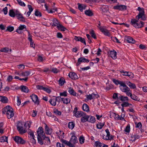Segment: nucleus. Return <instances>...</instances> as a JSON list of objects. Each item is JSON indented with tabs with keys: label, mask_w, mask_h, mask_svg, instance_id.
Returning <instances> with one entry per match:
<instances>
[{
	"label": "nucleus",
	"mask_w": 147,
	"mask_h": 147,
	"mask_svg": "<svg viewBox=\"0 0 147 147\" xmlns=\"http://www.w3.org/2000/svg\"><path fill=\"white\" fill-rule=\"evenodd\" d=\"M62 133V134H63V135H62V136H64V132H63V131H61V130H59L58 131H57L56 132V134L57 135V136H58V138H59L60 139L61 138V137H60V136H60L59 135L61 133ZM61 138H62V137H61Z\"/></svg>",
	"instance_id": "4d7b16f0"
},
{
	"label": "nucleus",
	"mask_w": 147,
	"mask_h": 147,
	"mask_svg": "<svg viewBox=\"0 0 147 147\" xmlns=\"http://www.w3.org/2000/svg\"><path fill=\"white\" fill-rule=\"evenodd\" d=\"M145 16V14L139 13L138 15L136 16V18L138 20L140 19L141 18L142 20H146Z\"/></svg>",
	"instance_id": "412c9836"
},
{
	"label": "nucleus",
	"mask_w": 147,
	"mask_h": 147,
	"mask_svg": "<svg viewBox=\"0 0 147 147\" xmlns=\"http://www.w3.org/2000/svg\"><path fill=\"white\" fill-rule=\"evenodd\" d=\"M113 8L115 9H118L119 10L123 11L126 9L127 6L125 5H120L114 6Z\"/></svg>",
	"instance_id": "f8f14e48"
},
{
	"label": "nucleus",
	"mask_w": 147,
	"mask_h": 147,
	"mask_svg": "<svg viewBox=\"0 0 147 147\" xmlns=\"http://www.w3.org/2000/svg\"><path fill=\"white\" fill-rule=\"evenodd\" d=\"M120 100L122 101H128L129 100V99L127 96H123L121 95L120 97Z\"/></svg>",
	"instance_id": "a19ab883"
},
{
	"label": "nucleus",
	"mask_w": 147,
	"mask_h": 147,
	"mask_svg": "<svg viewBox=\"0 0 147 147\" xmlns=\"http://www.w3.org/2000/svg\"><path fill=\"white\" fill-rule=\"evenodd\" d=\"M111 39L114 42H116L119 43H120V42H119V40L115 36L111 37Z\"/></svg>",
	"instance_id": "6e6d98bb"
},
{
	"label": "nucleus",
	"mask_w": 147,
	"mask_h": 147,
	"mask_svg": "<svg viewBox=\"0 0 147 147\" xmlns=\"http://www.w3.org/2000/svg\"><path fill=\"white\" fill-rule=\"evenodd\" d=\"M24 124L22 122L18 121L16 125L17 129L20 134L25 133L26 131L23 127Z\"/></svg>",
	"instance_id": "7ed1b4c3"
},
{
	"label": "nucleus",
	"mask_w": 147,
	"mask_h": 147,
	"mask_svg": "<svg viewBox=\"0 0 147 147\" xmlns=\"http://www.w3.org/2000/svg\"><path fill=\"white\" fill-rule=\"evenodd\" d=\"M113 82L117 85L120 84V86L123 85V83L124 82L123 81H119L118 80H116L115 79H113L112 80Z\"/></svg>",
	"instance_id": "c85d7f7f"
},
{
	"label": "nucleus",
	"mask_w": 147,
	"mask_h": 147,
	"mask_svg": "<svg viewBox=\"0 0 147 147\" xmlns=\"http://www.w3.org/2000/svg\"><path fill=\"white\" fill-rule=\"evenodd\" d=\"M9 16L13 18L15 16V12L13 9L9 10Z\"/></svg>",
	"instance_id": "37998d69"
},
{
	"label": "nucleus",
	"mask_w": 147,
	"mask_h": 147,
	"mask_svg": "<svg viewBox=\"0 0 147 147\" xmlns=\"http://www.w3.org/2000/svg\"><path fill=\"white\" fill-rule=\"evenodd\" d=\"M34 14L36 16L38 17H40L42 16L41 13L38 10L35 11Z\"/></svg>",
	"instance_id": "052dcab7"
},
{
	"label": "nucleus",
	"mask_w": 147,
	"mask_h": 147,
	"mask_svg": "<svg viewBox=\"0 0 147 147\" xmlns=\"http://www.w3.org/2000/svg\"><path fill=\"white\" fill-rule=\"evenodd\" d=\"M53 112L55 114L58 115H60L61 114V112L59 111L57 109H55L53 110Z\"/></svg>",
	"instance_id": "13d9d810"
},
{
	"label": "nucleus",
	"mask_w": 147,
	"mask_h": 147,
	"mask_svg": "<svg viewBox=\"0 0 147 147\" xmlns=\"http://www.w3.org/2000/svg\"><path fill=\"white\" fill-rule=\"evenodd\" d=\"M131 138H134V140H132L133 142H134L136 139H139L140 138V136L138 135H132L131 136Z\"/></svg>",
	"instance_id": "09e8293b"
},
{
	"label": "nucleus",
	"mask_w": 147,
	"mask_h": 147,
	"mask_svg": "<svg viewBox=\"0 0 147 147\" xmlns=\"http://www.w3.org/2000/svg\"><path fill=\"white\" fill-rule=\"evenodd\" d=\"M21 90L24 92L27 93L28 92V89L27 87L25 86L22 85L20 86Z\"/></svg>",
	"instance_id": "5701e85b"
},
{
	"label": "nucleus",
	"mask_w": 147,
	"mask_h": 147,
	"mask_svg": "<svg viewBox=\"0 0 147 147\" xmlns=\"http://www.w3.org/2000/svg\"><path fill=\"white\" fill-rule=\"evenodd\" d=\"M130 126L129 124L126 127L125 131L129 133L130 131Z\"/></svg>",
	"instance_id": "338daca9"
},
{
	"label": "nucleus",
	"mask_w": 147,
	"mask_h": 147,
	"mask_svg": "<svg viewBox=\"0 0 147 147\" xmlns=\"http://www.w3.org/2000/svg\"><path fill=\"white\" fill-rule=\"evenodd\" d=\"M140 23L137 22L134 27L137 28H140L144 26V23L142 21H140Z\"/></svg>",
	"instance_id": "a878e982"
},
{
	"label": "nucleus",
	"mask_w": 147,
	"mask_h": 147,
	"mask_svg": "<svg viewBox=\"0 0 147 147\" xmlns=\"http://www.w3.org/2000/svg\"><path fill=\"white\" fill-rule=\"evenodd\" d=\"M83 114H84V113L81 111H78L74 115L76 118H80L83 115Z\"/></svg>",
	"instance_id": "393cba45"
},
{
	"label": "nucleus",
	"mask_w": 147,
	"mask_h": 147,
	"mask_svg": "<svg viewBox=\"0 0 147 147\" xmlns=\"http://www.w3.org/2000/svg\"><path fill=\"white\" fill-rule=\"evenodd\" d=\"M7 142V137L5 136L1 137V142Z\"/></svg>",
	"instance_id": "c03bdc74"
},
{
	"label": "nucleus",
	"mask_w": 147,
	"mask_h": 147,
	"mask_svg": "<svg viewBox=\"0 0 147 147\" xmlns=\"http://www.w3.org/2000/svg\"><path fill=\"white\" fill-rule=\"evenodd\" d=\"M95 97L98 98L99 97V96L97 94L93 93L91 94H89L87 96V98L89 100H91L94 98Z\"/></svg>",
	"instance_id": "4468645a"
},
{
	"label": "nucleus",
	"mask_w": 147,
	"mask_h": 147,
	"mask_svg": "<svg viewBox=\"0 0 147 147\" xmlns=\"http://www.w3.org/2000/svg\"><path fill=\"white\" fill-rule=\"evenodd\" d=\"M67 93L66 91H64L62 92H60V95L61 96H64L65 97L67 96Z\"/></svg>",
	"instance_id": "774afa93"
},
{
	"label": "nucleus",
	"mask_w": 147,
	"mask_h": 147,
	"mask_svg": "<svg viewBox=\"0 0 147 147\" xmlns=\"http://www.w3.org/2000/svg\"><path fill=\"white\" fill-rule=\"evenodd\" d=\"M90 33L92 37L95 39L96 38L95 34L93 30H92V31L90 32Z\"/></svg>",
	"instance_id": "e2e57ef3"
},
{
	"label": "nucleus",
	"mask_w": 147,
	"mask_h": 147,
	"mask_svg": "<svg viewBox=\"0 0 147 147\" xmlns=\"http://www.w3.org/2000/svg\"><path fill=\"white\" fill-rule=\"evenodd\" d=\"M89 118L88 119V122L92 123H95L96 121V119L95 117L93 116L89 115Z\"/></svg>",
	"instance_id": "c9c22d12"
},
{
	"label": "nucleus",
	"mask_w": 147,
	"mask_h": 147,
	"mask_svg": "<svg viewBox=\"0 0 147 147\" xmlns=\"http://www.w3.org/2000/svg\"><path fill=\"white\" fill-rule=\"evenodd\" d=\"M30 97L32 101L34 102L35 104L37 105H39L40 101L38 96L34 94H32L30 96Z\"/></svg>",
	"instance_id": "39448f33"
},
{
	"label": "nucleus",
	"mask_w": 147,
	"mask_h": 147,
	"mask_svg": "<svg viewBox=\"0 0 147 147\" xmlns=\"http://www.w3.org/2000/svg\"><path fill=\"white\" fill-rule=\"evenodd\" d=\"M89 61H90L88 59H86L84 57H81L78 59L76 65L77 66H79L82 62L88 63Z\"/></svg>",
	"instance_id": "423d86ee"
},
{
	"label": "nucleus",
	"mask_w": 147,
	"mask_h": 147,
	"mask_svg": "<svg viewBox=\"0 0 147 147\" xmlns=\"http://www.w3.org/2000/svg\"><path fill=\"white\" fill-rule=\"evenodd\" d=\"M131 98L133 100L136 101H139L140 100V99L138 97L134 94L132 95Z\"/></svg>",
	"instance_id": "8fccbe9b"
},
{
	"label": "nucleus",
	"mask_w": 147,
	"mask_h": 147,
	"mask_svg": "<svg viewBox=\"0 0 147 147\" xmlns=\"http://www.w3.org/2000/svg\"><path fill=\"white\" fill-rule=\"evenodd\" d=\"M68 92L71 95H73L74 96H76V93L74 91L73 88L71 87L69 88L68 90Z\"/></svg>",
	"instance_id": "bb28decb"
},
{
	"label": "nucleus",
	"mask_w": 147,
	"mask_h": 147,
	"mask_svg": "<svg viewBox=\"0 0 147 147\" xmlns=\"http://www.w3.org/2000/svg\"><path fill=\"white\" fill-rule=\"evenodd\" d=\"M104 125V123H102L100 122L98 123V124H97L96 127L97 128L100 129L102 128Z\"/></svg>",
	"instance_id": "3c124183"
},
{
	"label": "nucleus",
	"mask_w": 147,
	"mask_h": 147,
	"mask_svg": "<svg viewBox=\"0 0 147 147\" xmlns=\"http://www.w3.org/2000/svg\"><path fill=\"white\" fill-rule=\"evenodd\" d=\"M125 40H126L129 43L134 44L135 42V41L132 38L129 36H125Z\"/></svg>",
	"instance_id": "2eb2a0df"
},
{
	"label": "nucleus",
	"mask_w": 147,
	"mask_h": 147,
	"mask_svg": "<svg viewBox=\"0 0 147 147\" xmlns=\"http://www.w3.org/2000/svg\"><path fill=\"white\" fill-rule=\"evenodd\" d=\"M51 24L53 26H55L59 24V22L57 19L54 18L53 20V23H51Z\"/></svg>",
	"instance_id": "cd10ccee"
},
{
	"label": "nucleus",
	"mask_w": 147,
	"mask_h": 147,
	"mask_svg": "<svg viewBox=\"0 0 147 147\" xmlns=\"http://www.w3.org/2000/svg\"><path fill=\"white\" fill-rule=\"evenodd\" d=\"M108 7L107 6H105V7L102 9V12L103 13H106L108 10Z\"/></svg>",
	"instance_id": "0e129e2a"
},
{
	"label": "nucleus",
	"mask_w": 147,
	"mask_h": 147,
	"mask_svg": "<svg viewBox=\"0 0 147 147\" xmlns=\"http://www.w3.org/2000/svg\"><path fill=\"white\" fill-rule=\"evenodd\" d=\"M37 138L38 143L40 145H42L46 143L50 144L51 141L48 137H46L43 130V129L41 127H40L37 131Z\"/></svg>",
	"instance_id": "f257e3e1"
},
{
	"label": "nucleus",
	"mask_w": 147,
	"mask_h": 147,
	"mask_svg": "<svg viewBox=\"0 0 147 147\" xmlns=\"http://www.w3.org/2000/svg\"><path fill=\"white\" fill-rule=\"evenodd\" d=\"M84 138L82 136L80 137L79 139V141L80 144H83L84 142Z\"/></svg>",
	"instance_id": "bf43d9fd"
},
{
	"label": "nucleus",
	"mask_w": 147,
	"mask_h": 147,
	"mask_svg": "<svg viewBox=\"0 0 147 147\" xmlns=\"http://www.w3.org/2000/svg\"><path fill=\"white\" fill-rule=\"evenodd\" d=\"M57 28L59 29L62 31H65V29H66L64 26L60 24L57 26Z\"/></svg>",
	"instance_id": "ea45409f"
},
{
	"label": "nucleus",
	"mask_w": 147,
	"mask_h": 147,
	"mask_svg": "<svg viewBox=\"0 0 147 147\" xmlns=\"http://www.w3.org/2000/svg\"><path fill=\"white\" fill-rule=\"evenodd\" d=\"M138 20H139L137 19H131L130 22V24L133 26L134 27L137 22H138Z\"/></svg>",
	"instance_id": "58836bf2"
},
{
	"label": "nucleus",
	"mask_w": 147,
	"mask_h": 147,
	"mask_svg": "<svg viewBox=\"0 0 147 147\" xmlns=\"http://www.w3.org/2000/svg\"><path fill=\"white\" fill-rule=\"evenodd\" d=\"M123 85L120 86L119 88L121 90L124 92L129 91L130 90L129 88L125 84V83L123 82Z\"/></svg>",
	"instance_id": "6e6552de"
},
{
	"label": "nucleus",
	"mask_w": 147,
	"mask_h": 147,
	"mask_svg": "<svg viewBox=\"0 0 147 147\" xmlns=\"http://www.w3.org/2000/svg\"><path fill=\"white\" fill-rule=\"evenodd\" d=\"M59 84L61 86H62L64 84V83L65 82V80L63 77H61L60 78L59 80L58 81Z\"/></svg>",
	"instance_id": "473e14b6"
},
{
	"label": "nucleus",
	"mask_w": 147,
	"mask_h": 147,
	"mask_svg": "<svg viewBox=\"0 0 147 147\" xmlns=\"http://www.w3.org/2000/svg\"><path fill=\"white\" fill-rule=\"evenodd\" d=\"M49 102L52 106H55L56 104V101L55 99L51 98L49 101Z\"/></svg>",
	"instance_id": "f704fd0d"
},
{
	"label": "nucleus",
	"mask_w": 147,
	"mask_h": 147,
	"mask_svg": "<svg viewBox=\"0 0 147 147\" xmlns=\"http://www.w3.org/2000/svg\"><path fill=\"white\" fill-rule=\"evenodd\" d=\"M89 115H87L86 113H84V114L81 117V121L82 122L85 123L86 121L88 122V119L89 118Z\"/></svg>",
	"instance_id": "9b49d317"
},
{
	"label": "nucleus",
	"mask_w": 147,
	"mask_h": 147,
	"mask_svg": "<svg viewBox=\"0 0 147 147\" xmlns=\"http://www.w3.org/2000/svg\"><path fill=\"white\" fill-rule=\"evenodd\" d=\"M24 29H26V26L24 25H20L17 28L16 32L19 34H21L23 33L22 30Z\"/></svg>",
	"instance_id": "1a4fd4ad"
},
{
	"label": "nucleus",
	"mask_w": 147,
	"mask_h": 147,
	"mask_svg": "<svg viewBox=\"0 0 147 147\" xmlns=\"http://www.w3.org/2000/svg\"><path fill=\"white\" fill-rule=\"evenodd\" d=\"M131 105H132L131 104H129V103H128V102H123L121 104V106L123 107H129Z\"/></svg>",
	"instance_id": "a18cd8bd"
},
{
	"label": "nucleus",
	"mask_w": 147,
	"mask_h": 147,
	"mask_svg": "<svg viewBox=\"0 0 147 147\" xmlns=\"http://www.w3.org/2000/svg\"><path fill=\"white\" fill-rule=\"evenodd\" d=\"M68 76L69 78L74 80H77L78 78L77 74L74 72H70Z\"/></svg>",
	"instance_id": "dca6fc26"
},
{
	"label": "nucleus",
	"mask_w": 147,
	"mask_h": 147,
	"mask_svg": "<svg viewBox=\"0 0 147 147\" xmlns=\"http://www.w3.org/2000/svg\"><path fill=\"white\" fill-rule=\"evenodd\" d=\"M99 29L100 31L102 32L105 35L108 36H110V34L109 31L107 29H105L102 27H99Z\"/></svg>",
	"instance_id": "ddd939ff"
},
{
	"label": "nucleus",
	"mask_w": 147,
	"mask_h": 147,
	"mask_svg": "<svg viewBox=\"0 0 147 147\" xmlns=\"http://www.w3.org/2000/svg\"><path fill=\"white\" fill-rule=\"evenodd\" d=\"M82 109L84 111L87 112H89L90 111L89 106L86 103H84L83 105Z\"/></svg>",
	"instance_id": "4be33fe9"
},
{
	"label": "nucleus",
	"mask_w": 147,
	"mask_h": 147,
	"mask_svg": "<svg viewBox=\"0 0 147 147\" xmlns=\"http://www.w3.org/2000/svg\"><path fill=\"white\" fill-rule=\"evenodd\" d=\"M9 50V48L7 47H4L1 49V52L5 53H7Z\"/></svg>",
	"instance_id": "680f3d73"
},
{
	"label": "nucleus",
	"mask_w": 147,
	"mask_h": 147,
	"mask_svg": "<svg viewBox=\"0 0 147 147\" xmlns=\"http://www.w3.org/2000/svg\"><path fill=\"white\" fill-rule=\"evenodd\" d=\"M78 139L75 136L74 133L73 134V135L71 136L69 142L71 143V144H72L74 145L76 143L78 142Z\"/></svg>",
	"instance_id": "9d476101"
},
{
	"label": "nucleus",
	"mask_w": 147,
	"mask_h": 147,
	"mask_svg": "<svg viewBox=\"0 0 147 147\" xmlns=\"http://www.w3.org/2000/svg\"><path fill=\"white\" fill-rule=\"evenodd\" d=\"M61 100L63 101V103L66 104H68L70 102V99L67 98H61Z\"/></svg>",
	"instance_id": "72a5a7b5"
},
{
	"label": "nucleus",
	"mask_w": 147,
	"mask_h": 147,
	"mask_svg": "<svg viewBox=\"0 0 147 147\" xmlns=\"http://www.w3.org/2000/svg\"><path fill=\"white\" fill-rule=\"evenodd\" d=\"M85 13L87 16H93V13L90 10H86L85 11Z\"/></svg>",
	"instance_id": "4c0bfd02"
},
{
	"label": "nucleus",
	"mask_w": 147,
	"mask_h": 147,
	"mask_svg": "<svg viewBox=\"0 0 147 147\" xmlns=\"http://www.w3.org/2000/svg\"><path fill=\"white\" fill-rule=\"evenodd\" d=\"M114 136L112 135L110 136V138L107 136H103V139L106 140H111L113 138Z\"/></svg>",
	"instance_id": "49530a36"
},
{
	"label": "nucleus",
	"mask_w": 147,
	"mask_h": 147,
	"mask_svg": "<svg viewBox=\"0 0 147 147\" xmlns=\"http://www.w3.org/2000/svg\"><path fill=\"white\" fill-rule=\"evenodd\" d=\"M94 145L96 147H101L102 144L99 141H96L94 142Z\"/></svg>",
	"instance_id": "864d4df0"
},
{
	"label": "nucleus",
	"mask_w": 147,
	"mask_h": 147,
	"mask_svg": "<svg viewBox=\"0 0 147 147\" xmlns=\"http://www.w3.org/2000/svg\"><path fill=\"white\" fill-rule=\"evenodd\" d=\"M13 140L18 144H24L26 142V141L25 140L18 136H16L14 137Z\"/></svg>",
	"instance_id": "20e7f679"
},
{
	"label": "nucleus",
	"mask_w": 147,
	"mask_h": 147,
	"mask_svg": "<svg viewBox=\"0 0 147 147\" xmlns=\"http://www.w3.org/2000/svg\"><path fill=\"white\" fill-rule=\"evenodd\" d=\"M75 126V124L73 122H70L68 124V127L70 129H72Z\"/></svg>",
	"instance_id": "e433bc0d"
},
{
	"label": "nucleus",
	"mask_w": 147,
	"mask_h": 147,
	"mask_svg": "<svg viewBox=\"0 0 147 147\" xmlns=\"http://www.w3.org/2000/svg\"><path fill=\"white\" fill-rule=\"evenodd\" d=\"M85 39L84 38H82V37L80 36H75L74 38V39L77 41H80L81 42H83V41Z\"/></svg>",
	"instance_id": "2f4dec72"
},
{
	"label": "nucleus",
	"mask_w": 147,
	"mask_h": 147,
	"mask_svg": "<svg viewBox=\"0 0 147 147\" xmlns=\"http://www.w3.org/2000/svg\"><path fill=\"white\" fill-rule=\"evenodd\" d=\"M14 28L13 26H8L7 27V29L6 30V31H8L9 32H11L14 30Z\"/></svg>",
	"instance_id": "de8ad7c7"
},
{
	"label": "nucleus",
	"mask_w": 147,
	"mask_h": 147,
	"mask_svg": "<svg viewBox=\"0 0 147 147\" xmlns=\"http://www.w3.org/2000/svg\"><path fill=\"white\" fill-rule=\"evenodd\" d=\"M137 10L139 11V13L145 14L144 9V8H142L140 7H138V8Z\"/></svg>",
	"instance_id": "5fc2aeb1"
},
{
	"label": "nucleus",
	"mask_w": 147,
	"mask_h": 147,
	"mask_svg": "<svg viewBox=\"0 0 147 147\" xmlns=\"http://www.w3.org/2000/svg\"><path fill=\"white\" fill-rule=\"evenodd\" d=\"M3 114H6L8 119H11L14 116V113L13 109L9 105H7L2 109Z\"/></svg>",
	"instance_id": "f03ea898"
},
{
	"label": "nucleus",
	"mask_w": 147,
	"mask_h": 147,
	"mask_svg": "<svg viewBox=\"0 0 147 147\" xmlns=\"http://www.w3.org/2000/svg\"><path fill=\"white\" fill-rule=\"evenodd\" d=\"M126 84L131 89H134L136 88V86L135 84H134L131 83L130 82H127Z\"/></svg>",
	"instance_id": "7c9ffc66"
},
{
	"label": "nucleus",
	"mask_w": 147,
	"mask_h": 147,
	"mask_svg": "<svg viewBox=\"0 0 147 147\" xmlns=\"http://www.w3.org/2000/svg\"><path fill=\"white\" fill-rule=\"evenodd\" d=\"M120 72L123 76H128L130 78H134V74L131 72L124 71L123 70H121Z\"/></svg>",
	"instance_id": "0eeeda50"
},
{
	"label": "nucleus",
	"mask_w": 147,
	"mask_h": 147,
	"mask_svg": "<svg viewBox=\"0 0 147 147\" xmlns=\"http://www.w3.org/2000/svg\"><path fill=\"white\" fill-rule=\"evenodd\" d=\"M61 142L63 143H64L65 144L67 145V146L69 147H75V145L72 144H71V143L69 141H67L66 140L61 139Z\"/></svg>",
	"instance_id": "a211bd4d"
},
{
	"label": "nucleus",
	"mask_w": 147,
	"mask_h": 147,
	"mask_svg": "<svg viewBox=\"0 0 147 147\" xmlns=\"http://www.w3.org/2000/svg\"><path fill=\"white\" fill-rule=\"evenodd\" d=\"M117 52L116 51L114 50L110 52L109 55L113 59H115L117 58Z\"/></svg>",
	"instance_id": "aec40b11"
},
{
	"label": "nucleus",
	"mask_w": 147,
	"mask_h": 147,
	"mask_svg": "<svg viewBox=\"0 0 147 147\" xmlns=\"http://www.w3.org/2000/svg\"><path fill=\"white\" fill-rule=\"evenodd\" d=\"M45 131L47 134H50L52 132V129L51 128H49L46 124L45 126Z\"/></svg>",
	"instance_id": "6ab92c4d"
},
{
	"label": "nucleus",
	"mask_w": 147,
	"mask_h": 147,
	"mask_svg": "<svg viewBox=\"0 0 147 147\" xmlns=\"http://www.w3.org/2000/svg\"><path fill=\"white\" fill-rule=\"evenodd\" d=\"M30 74V72L29 71L23 72L21 73V75L24 76H27Z\"/></svg>",
	"instance_id": "603ef678"
},
{
	"label": "nucleus",
	"mask_w": 147,
	"mask_h": 147,
	"mask_svg": "<svg viewBox=\"0 0 147 147\" xmlns=\"http://www.w3.org/2000/svg\"><path fill=\"white\" fill-rule=\"evenodd\" d=\"M28 39L29 41L30 42V45L31 47H33V48H34L35 47V45L33 44L34 42L33 41L32 37V36L31 35H30L29 32H28Z\"/></svg>",
	"instance_id": "f3484780"
},
{
	"label": "nucleus",
	"mask_w": 147,
	"mask_h": 147,
	"mask_svg": "<svg viewBox=\"0 0 147 147\" xmlns=\"http://www.w3.org/2000/svg\"><path fill=\"white\" fill-rule=\"evenodd\" d=\"M1 101L3 103H6L8 102V100L6 97L1 96Z\"/></svg>",
	"instance_id": "b1692460"
},
{
	"label": "nucleus",
	"mask_w": 147,
	"mask_h": 147,
	"mask_svg": "<svg viewBox=\"0 0 147 147\" xmlns=\"http://www.w3.org/2000/svg\"><path fill=\"white\" fill-rule=\"evenodd\" d=\"M17 1L20 5L23 6H25V4L21 0H17Z\"/></svg>",
	"instance_id": "69168bd1"
},
{
	"label": "nucleus",
	"mask_w": 147,
	"mask_h": 147,
	"mask_svg": "<svg viewBox=\"0 0 147 147\" xmlns=\"http://www.w3.org/2000/svg\"><path fill=\"white\" fill-rule=\"evenodd\" d=\"M111 114L114 117V118L115 120H119V117H120V115L113 112Z\"/></svg>",
	"instance_id": "79ce46f5"
},
{
	"label": "nucleus",
	"mask_w": 147,
	"mask_h": 147,
	"mask_svg": "<svg viewBox=\"0 0 147 147\" xmlns=\"http://www.w3.org/2000/svg\"><path fill=\"white\" fill-rule=\"evenodd\" d=\"M78 9L81 11H82L83 9H86V6L84 4H82L79 3H78Z\"/></svg>",
	"instance_id": "c756f323"
}]
</instances>
